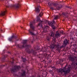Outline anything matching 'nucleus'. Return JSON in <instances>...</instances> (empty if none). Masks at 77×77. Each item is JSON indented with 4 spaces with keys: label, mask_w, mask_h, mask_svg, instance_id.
<instances>
[{
    "label": "nucleus",
    "mask_w": 77,
    "mask_h": 77,
    "mask_svg": "<svg viewBox=\"0 0 77 77\" xmlns=\"http://www.w3.org/2000/svg\"><path fill=\"white\" fill-rule=\"evenodd\" d=\"M23 45H18V47H19L20 48H23L24 47H26V51L27 52V53L30 54V53H32L33 55H36V52L35 51V50H33V49H32L30 50V45H26L25 44H26L27 42V40H25L23 41Z\"/></svg>",
    "instance_id": "f257e3e1"
},
{
    "label": "nucleus",
    "mask_w": 77,
    "mask_h": 77,
    "mask_svg": "<svg viewBox=\"0 0 77 77\" xmlns=\"http://www.w3.org/2000/svg\"><path fill=\"white\" fill-rule=\"evenodd\" d=\"M71 71V67H67L65 66L63 69L60 68L57 69V72H61V73H63L65 75H67Z\"/></svg>",
    "instance_id": "f03ea898"
},
{
    "label": "nucleus",
    "mask_w": 77,
    "mask_h": 77,
    "mask_svg": "<svg viewBox=\"0 0 77 77\" xmlns=\"http://www.w3.org/2000/svg\"><path fill=\"white\" fill-rule=\"evenodd\" d=\"M69 40H67L66 39H65L63 41V45L61 46V48H63V47H66L67 45H69Z\"/></svg>",
    "instance_id": "7ed1b4c3"
},
{
    "label": "nucleus",
    "mask_w": 77,
    "mask_h": 77,
    "mask_svg": "<svg viewBox=\"0 0 77 77\" xmlns=\"http://www.w3.org/2000/svg\"><path fill=\"white\" fill-rule=\"evenodd\" d=\"M20 68V66H15L13 68L11 69V72H17V71L19 70Z\"/></svg>",
    "instance_id": "20e7f679"
},
{
    "label": "nucleus",
    "mask_w": 77,
    "mask_h": 77,
    "mask_svg": "<svg viewBox=\"0 0 77 77\" xmlns=\"http://www.w3.org/2000/svg\"><path fill=\"white\" fill-rule=\"evenodd\" d=\"M60 34H59V33L58 32V31H57L55 35V36H54L52 38V39L54 41V42H56V38L58 37H60Z\"/></svg>",
    "instance_id": "39448f33"
},
{
    "label": "nucleus",
    "mask_w": 77,
    "mask_h": 77,
    "mask_svg": "<svg viewBox=\"0 0 77 77\" xmlns=\"http://www.w3.org/2000/svg\"><path fill=\"white\" fill-rule=\"evenodd\" d=\"M30 23V27L33 31H35V27L33 25V23L35 24V20H34L33 21H31Z\"/></svg>",
    "instance_id": "423d86ee"
},
{
    "label": "nucleus",
    "mask_w": 77,
    "mask_h": 77,
    "mask_svg": "<svg viewBox=\"0 0 77 77\" xmlns=\"http://www.w3.org/2000/svg\"><path fill=\"white\" fill-rule=\"evenodd\" d=\"M10 7L14 8L15 9H17L20 8V4L17 3L14 5H11Z\"/></svg>",
    "instance_id": "0eeeda50"
},
{
    "label": "nucleus",
    "mask_w": 77,
    "mask_h": 77,
    "mask_svg": "<svg viewBox=\"0 0 77 77\" xmlns=\"http://www.w3.org/2000/svg\"><path fill=\"white\" fill-rule=\"evenodd\" d=\"M29 33L31 35H34V36H36V39H38L39 38H38V32L36 34H35L33 32H32V30L30 29L29 30Z\"/></svg>",
    "instance_id": "6e6552de"
},
{
    "label": "nucleus",
    "mask_w": 77,
    "mask_h": 77,
    "mask_svg": "<svg viewBox=\"0 0 77 77\" xmlns=\"http://www.w3.org/2000/svg\"><path fill=\"white\" fill-rule=\"evenodd\" d=\"M39 26L40 29H42L43 26H42V24H43V21H41V19L39 18Z\"/></svg>",
    "instance_id": "1a4fd4ad"
},
{
    "label": "nucleus",
    "mask_w": 77,
    "mask_h": 77,
    "mask_svg": "<svg viewBox=\"0 0 77 77\" xmlns=\"http://www.w3.org/2000/svg\"><path fill=\"white\" fill-rule=\"evenodd\" d=\"M17 38V36L13 35L11 37V38H8V40L9 41H12V40H14V39H15Z\"/></svg>",
    "instance_id": "9d476101"
},
{
    "label": "nucleus",
    "mask_w": 77,
    "mask_h": 77,
    "mask_svg": "<svg viewBox=\"0 0 77 77\" xmlns=\"http://www.w3.org/2000/svg\"><path fill=\"white\" fill-rule=\"evenodd\" d=\"M46 22H48V24H49V26H51V27H53V26H54V24H55V22L54 21H53V22H50L48 21H47Z\"/></svg>",
    "instance_id": "9b49d317"
},
{
    "label": "nucleus",
    "mask_w": 77,
    "mask_h": 77,
    "mask_svg": "<svg viewBox=\"0 0 77 77\" xmlns=\"http://www.w3.org/2000/svg\"><path fill=\"white\" fill-rule=\"evenodd\" d=\"M42 51L44 53V56L45 57H47V53L46 52V48H43L42 49Z\"/></svg>",
    "instance_id": "f8f14e48"
},
{
    "label": "nucleus",
    "mask_w": 77,
    "mask_h": 77,
    "mask_svg": "<svg viewBox=\"0 0 77 77\" xmlns=\"http://www.w3.org/2000/svg\"><path fill=\"white\" fill-rule=\"evenodd\" d=\"M67 14H68V12L66 13H62V15L63 16V17H64V18H67L68 17V16L67 15Z\"/></svg>",
    "instance_id": "ddd939ff"
},
{
    "label": "nucleus",
    "mask_w": 77,
    "mask_h": 77,
    "mask_svg": "<svg viewBox=\"0 0 77 77\" xmlns=\"http://www.w3.org/2000/svg\"><path fill=\"white\" fill-rule=\"evenodd\" d=\"M55 46L56 47L57 50H60V48H62L61 47L62 46H60L58 44L55 45Z\"/></svg>",
    "instance_id": "4468645a"
},
{
    "label": "nucleus",
    "mask_w": 77,
    "mask_h": 77,
    "mask_svg": "<svg viewBox=\"0 0 77 77\" xmlns=\"http://www.w3.org/2000/svg\"><path fill=\"white\" fill-rule=\"evenodd\" d=\"M6 12H7V11L6 10L5 11L2 12L0 14V16H4L6 14Z\"/></svg>",
    "instance_id": "2eb2a0df"
},
{
    "label": "nucleus",
    "mask_w": 77,
    "mask_h": 77,
    "mask_svg": "<svg viewBox=\"0 0 77 77\" xmlns=\"http://www.w3.org/2000/svg\"><path fill=\"white\" fill-rule=\"evenodd\" d=\"M35 11L37 14L39 13V6L38 5L35 8Z\"/></svg>",
    "instance_id": "dca6fc26"
},
{
    "label": "nucleus",
    "mask_w": 77,
    "mask_h": 77,
    "mask_svg": "<svg viewBox=\"0 0 77 77\" xmlns=\"http://www.w3.org/2000/svg\"><path fill=\"white\" fill-rule=\"evenodd\" d=\"M62 8V5H60L59 6L57 7L56 9L57 10H60Z\"/></svg>",
    "instance_id": "f3484780"
},
{
    "label": "nucleus",
    "mask_w": 77,
    "mask_h": 77,
    "mask_svg": "<svg viewBox=\"0 0 77 77\" xmlns=\"http://www.w3.org/2000/svg\"><path fill=\"white\" fill-rule=\"evenodd\" d=\"M6 57L4 55L3 57H2V58H1V61L2 62H5V58H6Z\"/></svg>",
    "instance_id": "a211bd4d"
},
{
    "label": "nucleus",
    "mask_w": 77,
    "mask_h": 77,
    "mask_svg": "<svg viewBox=\"0 0 77 77\" xmlns=\"http://www.w3.org/2000/svg\"><path fill=\"white\" fill-rule=\"evenodd\" d=\"M49 35L50 36H51V37H53V36H54V33L52 31V32Z\"/></svg>",
    "instance_id": "6ab92c4d"
},
{
    "label": "nucleus",
    "mask_w": 77,
    "mask_h": 77,
    "mask_svg": "<svg viewBox=\"0 0 77 77\" xmlns=\"http://www.w3.org/2000/svg\"><path fill=\"white\" fill-rule=\"evenodd\" d=\"M25 73L26 72H23V73H21V76H22V77H24V76H25V75H26V74H25Z\"/></svg>",
    "instance_id": "aec40b11"
},
{
    "label": "nucleus",
    "mask_w": 77,
    "mask_h": 77,
    "mask_svg": "<svg viewBox=\"0 0 77 77\" xmlns=\"http://www.w3.org/2000/svg\"><path fill=\"white\" fill-rule=\"evenodd\" d=\"M56 47V45H52L51 46V48L52 49H54V47Z\"/></svg>",
    "instance_id": "412c9836"
},
{
    "label": "nucleus",
    "mask_w": 77,
    "mask_h": 77,
    "mask_svg": "<svg viewBox=\"0 0 77 77\" xmlns=\"http://www.w3.org/2000/svg\"><path fill=\"white\" fill-rule=\"evenodd\" d=\"M54 20H57L58 19V15H56L54 16Z\"/></svg>",
    "instance_id": "4be33fe9"
},
{
    "label": "nucleus",
    "mask_w": 77,
    "mask_h": 77,
    "mask_svg": "<svg viewBox=\"0 0 77 77\" xmlns=\"http://www.w3.org/2000/svg\"><path fill=\"white\" fill-rule=\"evenodd\" d=\"M59 5V4H57V3H54L53 4V6H54V7H57Z\"/></svg>",
    "instance_id": "5701e85b"
},
{
    "label": "nucleus",
    "mask_w": 77,
    "mask_h": 77,
    "mask_svg": "<svg viewBox=\"0 0 77 77\" xmlns=\"http://www.w3.org/2000/svg\"><path fill=\"white\" fill-rule=\"evenodd\" d=\"M35 20H36V21H37V22L39 21V16L38 15L36 19H35Z\"/></svg>",
    "instance_id": "b1692460"
},
{
    "label": "nucleus",
    "mask_w": 77,
    "mask_h": 77,
    "mask_svg": "<svg viewBox=\"0 0 77 77\" xmlns=\"http://www.w3.org/2000/svg\"><path fill=\"white\" fill-rule=\"evenodd\" d=\"M51 5H53V3L50 4L49 6L50 7V9H51V10H54V8L53 7H51Z\"/></svg>",
    "instance_id": "393cba45"
},
{
    "label": "nucleus",
    "mask_w": 77,
    "mask_h": 77,
    "mask_svg": "<svg viewBox=\"0 0 77 77\" xmlns=\"http://www.w3.org/2000/svg\"><path fill=\"white\" fill-rule=\"evenodd\" d=\"M46 39L48 41H50V37H49V36H48L47 37Z\"/></svg>",
    "instance_id": "a878e982"
},
{
    "label": "nucleus",
    "mask_w": 77,
    "mask_h": 77,
    "mask_svg": "<svg viewBox=\"0 0 77 77\" xmlns=\"http://www.w3.org/2000/svg\"><path fill=\"white\" fill-rule=\"evenodd\" d=\"M21 59L23 60V62H25L26 61V58H23V57H22Z\"/></svg>",
    "instance_id": "bb28decb"
},
{
    "label": "nucleus",
    "mask_w": 77,
    "mask_h": 77,
    "mask_svg": "<svg viewBox=\"0 0 77 77\" xmlns=\"http://www.w3.org/2000/svg\"><path fill=\"white\" fill-rule=\"evenodd\" d=\"M42 15H43L42 13V12H41L39 14V17H42Z\"/></svg>",
    "instance_id": "cd10ccee"
},
{
    "label": "nucleus",
    "mask_w": 77,
    "mask_h": 77,
    "mask_svg": "<svg viewBox=\"0 0 77 77\" xmlns=\"http://www.w3.org/2000/svg\"><path fill=\"white\" fill-rule=\"evenodd\" d=\"M43 29V33H46V32H47V29Z\"/></svg>",
    "instance_id": "c85d7f7f"
},
{
    "label": "nucleus",
    "mask_w": 77,
    "mask_h": 77,
    "mask_svg": "<svg viewBox=\"0 0 77 77\" xmlns=\"http://www.w3.org/2000/svg\"><path fill=\"white\" fill-rule=\"evenodd\" d=\"M48 26H44V28L43 29H48Z\"/></svg>",
    "instance_id": "c756f323"
},
{
    "label": "nucleus",
    "mask_w": 77,
    "mask_h": 77,
    "mask_svg": "<svg viewBox=\"0 0 77 77\" xmlns=\"http://www.w3.org/2000/svg\"><path fill=\"white\" fill-rule=\"evenodd\" d=\"M6 66V65H2L0 66V68H2L3 66Z\"/></svg>",
    "instance_id": "7c9ffc66"
},
{
    "label": "nucleus",
    "mask_w": 77,
    "mask_h": 77,
    "mask_svg": "<svg viewBox=\"0 0 77 77\" xmlns=\"http://www.w3.org/2000/svg\"><path fill=\"white\" fill-rule=\"evenodd\" d=\"M57 64H60V61H57L56 62Z\"/></svg>",
    "instance_id": "2f4dec72"
},
{
    "label": "nucleus",
    "mask_w": 77,
    "mask_h": 77,
    "mask_svg": "<svg viewBox=\"0 0 77 77\" xmlns=\"http://www.w3.org/2000/svg\"><path fill=\"white\" fill-rule=\"evenodd\" d=\"M49 72H50V74H52V76H53V74L52 73V72H53V71L52 70H50L49 71Z\"/></svg>",
    "instance_id": "473e14b6"
},
{
    "label": "nucleus",
    "mask_w": 77,
    "mask_h": 77,
    "mask_svg": "<svg viewBox=\"0 0 77 77\" xmlns=\"http://www.w3.org/2000/svg\"><path fill=\"white\" fill-rule=\"evenodd\" d=\"M35 3H38L39 0H34Z\"/></svg>",
    "instance_id": "72a5a7b5"
},
{
    "label": "nucleus",
    "mask_w": 77,
    "mask_h": 77,
    "mask_svg": "<svg viewBox=\"0 0 77 77\" xmlns=\"http://www.w3.org/2000/svg\"><path fill=\"white\" fill-rule=\"evenodd\" d=\"M60 63H62L63 62V60H60Z\"/></svg>",
    "instance_id": "f704fd0d"
},
{
    "label": "nucleus",
    "mask_w": 77,
    "mask_h": 77,
    "mask_svg": "<svg viewBox=\"0 0 77 77\" xmlns=\"http://www.w3.org/2000/svg\"><path fill=\"white\" fill-rule=\"evenodd\" d=\"M52 29L54 30V29H55V26H52Z\"/></svg>",
    "instance_id": "c9c22d12"
},
{
    "label": "nucleus",
    "mask_w": 77,
    "mask_h": 77,
    "mask_svg": "<svg viewBox=\"0 0 77 77\" xmlns=\"http://www.w3.org/2000/svg\"><path fill=\"white\" fill-rule=\"evenodd\" d=\"M52 68L54 69H56V67H54V66L52 67Z\"/></svg>",
    "instance_id": "e433bc0d"
},
{
    "label": "nucleus",
    "mask_w": 77,
    "mask_h": 77,
    "mask_svg": "<svg viewBox=\"0 0 77 77\" xmlns=\"http://www.w3.org/2000/svg\"><path fill=\"white\" fill-rule=\"evenodd\" d=\"M39 12L40 10H41V7H40V6H39Z\"/></svg>",
    "instance_id": "4c0bfd02"
},
{
    "label": "nucleus",
    "mask_w": 77,
    "mask_h": 77,
    "mask_svg": "<svg viewBox=\"0 0 77 77\" xmlns=\"http://www.w3.org/2000/svg\"><path fill=\"white\" fill-rule=\"evenodd\" d=\"M49 55H48V56L47 57V59L48 60V59H49Z\"/></svg>",
    "instance_id": "58836bf2"
},
{
    "label": "nucleus",
    "mask_w": 77,
    "mask_h": 77,
    "mask_svg": "<svg viewBox=\"0 0 77 77\" xmlns=\"http://www.w3.org/2000/svg\"><path fill=\"white\" fill-rule=\"evenodd\" d=\"M15 77H20V76H19L18 75H15Z\"/></svg>",
    "instance_id": "ea45409f"
},
{
    "label": "nucleus",
    "mask_w": 77,
    "mask_h": 77,
    "mask_svg": "<svg viewBox=\"0 0 77 77\" xmlns=\"http://www.w3.org/2000/svg\"><path fill=\"white\" fill-rule=\"evenodd\" d=\"M46 72V75H47V74H48V72Z\"/></svg>",
    "instance_id": "a19ab883"
},
{
    "label": "nucleus",
    "mask_w": 77,
    "mask_h": 77,
    "mask_svg": "<svg viewBox=\"0 0 77 77\" xmlns=\"http://www.w3.org/2000/svg\"><path fill=\"white\" fill-rule=\"evenodd\" d=\"M12 59L13 62L12 63H14V59L12 58Z\"/></svg>",
    "instance_id": "79ce46f5"
},
{
    "label": "nucleus",
    "mask_w": 77,
    "mask_h": 77,
    "mask_svg": "<svg viewBox=\"0 0 77 77\" xmlns=\"http://www.w3.org/2000/svg\"><path fill=\"white\" fill-rule=\"evenodd\" d=\"M68 8H69V9H71V7H67Z\"/></svg>",
    "instance_id": "37998d69"
},
{
    "label": "nucleus",
    "mask_w": 77,
    "mask_h": 77,
    "mask_svg": "<svg viewBox=\"0 0 77 77\" xmlns=\"http://www.w3.org/2000/svg\"><path fill=\"white\" fill-rule=\"evenodd\" d=\"M60 50H58V51L59 53H60Z\"/></svg>",
    "instance_id": "c03bdc74"
},
{
    "label": "nucleus",
    "mask_w": 77,
    "mask_h": 77,
    "mask_svg": "<svg viewBox=\"0 0 77 77\" xmlns=\"http://www.w3.org/2000/svg\"><path fill=\"white\" fill-rule=\"evenodd\" d=\"M44 68H47V66L45 65L44 66Z\"/></svg>",
    "instance_id": "a18cd8bd"
},
{
    "label": "nucleus",
    "mask_w": 77,
    "mask_h": 77,
    "mask_svg": "<svg viewBox=\"0 0 77 77\" xmlns=\"http://www.w3.org/2000/svg\"><path fill=\"white\" fill-rule=\"evenodd\" d=\"M63 31H62V32L61 31V32H60L61 33H62L63 34Z\"/></svg>",
    "instance_id": "49530a36"
},
{
    "label": "nucleus",
    "mask_w": 77,
    "mask_h": 77,
    "mask_svg": "<svg viewBox=\"0 0 77 77\" xmlns=\"http://www.w3.org/2000/svg\"><path fill=\"white\" fill-rule=\"evenodd\" d=\"M38 26H39V24H38V25H37V26H37V27H38Z\"/></svg>",
    "instance_id": "de8ad7c7"
},
{
    "label": "nucleus",
    "mask_w": 77,
    "mask_h": 77,
    "mask_svg": "<svg viewBox=\"0 0 77 77\" xmlns=\"http://www.w3.org/2000/svg\"><path fill=\"white\" fill-rule=\"evenodd\" d=\"M40 1V2H42V1H41L42 0H39Z\"/></svg>",
    "instance_id": "09e8293b"
},
{
    "label": "nucleus",
    "mask_w": 77,
    "mask_h": 77,
    "mask_svg": "<svg viewBox=\"0 0 77 77\" xmlns=\"http://www.w3.org/2000/svg\"><path fill=\"white\" fill-rule=\"evenodd\" d=\"M46 72V70H45V71H44V72Z\"/></svg>",
    "instance_id": "8fccbe9b"
},
{
    "label": "nucleus",
    "mask_w": 77,
    "mask_h": 77,
    "mask_svg": "<svg viewBox=\"0 0 77 77\" xmlns=\"http://www.w3.org/2000/svg\"><path fill=\"white\" fill-rule=\"evenodd\" d=\"M17 41H19V39H17V40H16Z\"/></svg>",
    "instance_id": "3c124183"
},
{
    "label": "nucleus",
    "mask_w": 77,
    "mask_h": 77,
    "mask_svg": "<svg viewBox=\"0 0 77 77\" xmlns=\"http://www.w3.org/2000/svg\"><path fill=\"white\" fill-rule=\"evenodd\" d=\"M74 38H72V40H73V39Z\"/></svg>",
    "instance_id": "603ef678"
},
{
    "label": "nucleus",
    "mask_w": 77,
    "mask_h": 77,
    "mask_svg": "<svg viewBox=\"0 0 77 77\" xmlns=\"http://www.w3.org/2000/svg\"><path fill=\"white\" fill-rule=\"evenodd\" d=\"M8 53L10 54L11 53L9 52H8Z\"/></svg>",
    "instance_id": "864d4df0"
},
{
    "label": "nucleus",
    "mask_w": 77,
    "mask_h": 77,
    "mask_svg": "<svg viewBox=\"0 0 77 77\" xmlns=\"http://www.w3.org/2000/svg\"><path fill=\"white\" fill-rule=\"evenodd\" d=\"M31 43H33V41H32Z\"/></svg>",
    "instance_id": "5fc2aeb1"
},
{
    "label": "nucleus",
    "mask_w": 77,
    "mask_h": 77,
    "mask_svg": "<svg viewBox=\"0 0 77 77\" xmlns=\"http://www.w3.org/2000/svg\"><path fill=\"white\" fill-rule=\"evenodd\" d=\"M66 8H68V6H66Z\"/></svg>",
    "instance_id": "6e6d98bb"
},
{
    "label": "nucleus",
    "mask_w": 77,
    "mask_h": 77,
    "mask_svg": "<svg viewBox=\"0 0 77 77\" xmlns=\"http://www.w3.org/2000/svg\"><path fill=\"white\" fill-rule=\"evenodd\" d=\"M37 50H38V48L37 49Z\"/></svg>",
    "instance_id": "4d7b16f0"
},
{
    "label": "nucleus",
    "mask_w": 77,
    "mask_h": 77,
    "mask_svg": "<svg viewBox=\"0 0 77 77\" xmlns=\"http://www.w3.org/2000/svg\"><path fill=\"white\" fill-rule=\"evenodd\" d=\"M48 5H49V3H48Z\"/></svg>",
    "instance_id": "13d9d810"
},
{
    "label": "nucleus",
    "mask_w": 77,
    "mask_h": 77,
    "mask_svg": "<svg viewBox=\"0 0 77 77\" xmlns=\"http://www.w3.org/2000/svg\"><path fill=\"white\" fill-rule=\"evenodd\" d=\"M7 8H9V7H8V6H7Z\"/></svg>",
    "instance_id": "bf43d9fd"
},
{
    "label": "nucleus",
    "mask_w": 77,
    "mask_h": 77,
    "mask_svg": "<svg viewBox=\"0 0 77 77\" xmlns=\"http://www.w3.org/2000/svg\"><path fill=\"white\" fill-rule=\"evenodd\" d=\"M0 21H1V20H0Z\"/></svg>",
    "instance_id": "052dcab7"
},
{
    "label": "nucleus",
    "mask_w": 77,
    "mask_h": 77,
    "mask_svg": "<svg viewBox=\"0 0 77 77\" xmlns=\"http://www.w3.org/2000/svg\"><path fill=\"white\" fill-rule=\"evenodd\" d=\"M15 42H16V41H15Z\"/></svg>",
    "instance_id": "680f3d73"
}]
</instances>
